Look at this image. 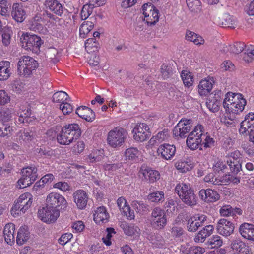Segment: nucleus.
<instances>
[{
	"mask_svg": "<svg viewBox=\"0 0 254 254\" xmlns=\"http://www.w3.org/2000/svg\"><path fill=\"white\" fill-rule=\"evenodd\" d=\"M214 83L213 77H208L201 80L198 86V92L201 96H206L211 91Z\"/></svg>",
	"mask_w": 254,
	"mask_h": 254,
	"instance_id": "nucleus-18",
	"label": "nucleus"
},
{
	"mask_svg": "<svg viewBox=\"0 0 254 254\" xmlns=\"http://www.w3.org/2000/svg\"><path fill=\"white\" fill-rule=\"evenodd\" d=\"M65 133L72 140V142L76 140L81 135L82 131L77 124H69L64 126Z\"/></svg>",
	"mask_w": 254,
	"mask_h": 254,
	"instance_id": "nucleus-17",
	"label": "nucleus"
},
{
	"mask_svg": "<svg viewBox=\"0 0 254 254\" xmlns=\"http://www.w3.org/2000/svg\"><path fill=\"white\" fill-rule=\"evenodd\" d=\"M73 237V235L71 233H66L63 234L59 239V243L62 245H64L67 243Z\"/></svg>",
	"mask_w": 254,
	"mask_h": 254,
	"instance_id": "nucleus-60",
	"label": "nucleus"
},
{
	"mask_svg": "<svg viewBox=\"0 0 254 254\" xmlns=\"http://www.w3.org/2000/svg\"><path fill=\"white\" fill-rule=\"evenodd\" d=\"M191 127L183 126L182 122L179 121L173 130V135L175 137L179 136L181 138H185L188 135L187 133L190 131Z\"/></svg>",
	"mask_w": 254,
	"mask_h": 254,
	"instance_id": "nucleus-26",
	"label": "nucleus"
},
{
	"mask_svg": "<svg viewBox=\"0 0 254 254\" xmlns=\"http://www.w3.org/2000/svg\"><path fill=\"white\" fill-rule=\"evenodd\" d=\"M205 249L198 246L188 247L185 245H181L180 249V254H203Z\"/></svg>",
	"mask_w": 254,
	"mask_h": 254,
	"instance_id": "nucleus-31",
	"label": "nucleus"
},
{
	"mask_svg": "<svg viewBox=\"0 0 254 254\" xmlns=\"http://www.w3.org/2000/svg\"><path fill=\"white\" fill-rule=\"evenodd\" d=\"M20 40L22 47L35 54L40 52V46L43 43L41 38L35 34L26 33L22 36Z\"/></svg>",
	"mask_w": 254,
	"mask_h": 254,
	"instance_id": "nucleus-6",
	"label": "nucleus"
},
{
	"mask_svg": "<svg viewBox=\"0 0 254 254\" xmlns=\"http://www.w3.org/2000/svg\"><path fill=\"white\" fill-rule=\"evenodd\" d=\"M139 174L140 177L142 176L144 177V180H148L150 183L156 182L160 178V174L158 171L143 165L141 167Z\"/></svg>",
	"mask_w": 254,
	"mask_h": 254,
	"instance_id": "nucleus-15",
	"label": "nucleus"
},
{
	"mask_svg": "<svg viewBox=\"0 0 254 254\" xmlns=\"http://www.w3.org/2000/svg\"><path fill=\"white\" fill-rule=\"evenodd\" d=\"M10 101V97L3 90H0V105H4Z\"/></svg>",
	"mask_w": 254,
	"mask_h": 254,
	"instance_id": "nucleus-62",
	"label": "nucleus"
},
{
	"mask_svg": "<svg viewBox=\"0 0 254 254\" xmlns=\"http://www.w3.org/2000/svg\"><path fill=\"white\" fill-rule=\"evenodd\" d=\"M152 242L156 247H161L164 245V240L163 237L159 234H156L153 236Z\"/></svg>",
	"mask_w": 254,
	"mask_h": 254,
	"instance_id": "nucleus-63",
	"label": "nucleus"
},
{
	"mask_svg": "<svg viewBox=\"0 0 254 254\" xmlns=\"http://www.w3.org/2000/svg\"><path fill=\"white\" fill-rule=\"evenodd\" d=\"M143 14L144 15V21L148 25H155L158 21V11L151 3H145L142 6Z\"/></svg>",
	"mask_w": 254,
	"mask_h": 254,
	"instance_id": "nucleus-11",
	"label": "nucleus"
},
{
	"mask_svg": "<svg viewBox=\"0 0 254 254\" xmlns=\"http://www.w3.org/2000/svg\"><path fill=\"white\" fill-rule=\"evenodd\" d=\"M235 228V224L230 220L222 218L217 223V232L224 236L227 237L233 233Z\"/></svg>",
	"mask_w": 254,
	"mask_h": 254,
	"instance_id": "nucleus-13",
	"label": "nucleus"
},
{
	"mask_svg": "<svg viewBox=\"0 0 254 254\" xmlns=\"http://www.w3.org/2000/svg\"><path fill=\"white\" fill-rule=\"evenodd\" d=\"M254 131V113H249L246 115L244 120L241 123L239 132L246 134Z\"/></svg>",
	"mask_w": 254,
	"mask_h": 254,
	"instance_id": "nucleus-14",
	"label": "nucleus"
},
{
	"mask_svg": "<svg viewBox=\"0 0 254 254\" xmlns=\"http://www.w3.org/2000/svg\"><path fill=\"white\" fill-rule=\"evenodd\" d=\"M60 109L64 115H68L73 111L72 105L67 102H63V104H61Z\"/></svg>",
	"mask_w": 254,
	"mask_h": 254,
	"instance_id": "nucleus-56",
	"label": "nucleus"
},
{
	"mask_svg": "<svg viewBox=\"0 0 254 254\" xmlns=\"http://www.w3.org/2000/svg\"><path fill=\"white\" fill-rule=\"evenodd\" d=\"M176 147L173 145L164 144L161 145L157 149L158 155L166 160L171 159L175 155Z\"/></svg>",
	"mask_w": 254,
	"mask_h": 254,
	"instance_id": "nucleus-19",
	"label": "nucleus"
},
{
	"mask_svg": "<svg viewBox=\"0 0 254 254\" xmlns=\"http://www.w3.org/2000/svg\"><path fill=\"white\" fill-rule=\"evenodd\" d=\"M30 196L29 193H24L19 196L11 208V213L12 215L15 217L21 213H24L31 206L32 201L31 198L28 197Z\"/></svg>",
	"mask_w": 254,
	"mask_h": 254,
	"instance_id": "nucleus-8",
	"label": "nucleus"
},
{
	"mask_svg": "<svg viewBox=\"0 0 254 254\" xmlns=\"http://www.w3.org/2000/svg\"><path fill=\"white\" fill-rule=\"evenodd\" d=\"M231 248L240 254H249V247L239 239L234 240L231 243Z\"/></svg>",
	"mask_w": 254,
	"mask_h": 254,
	"instance_id": "nucleus-25",
	"label": "nucleus"
},
{
	"mask_svg": "<svg viewBox=\"0 0 254 254\" xmlns=\"http://www.w3.org/2000/svg\"><path fill=\"white\" fill-rule=\"evenodd\" d=\"M57 142L61 145H67L72 143L71 139L67 136L64 127L62 128L60 132L57 135Z\"/></svg>",
	"mask_w": 254,
	"mask_h": 254,
	"instance_id": "nucleus-35",
	"label": "nucleus"
},
{
	"mask_svg": "<svg viewBox=\"0 0 254 254\" xmlns=\"http://www.w3.org/2000/svg\"><path fill=\"white\" fill-rule=\"evenodd\" d=\"M19 134V140L25 142L32 141L35 137V133L29 128L25 129L23 132L20 131Z\"/></svg>",
	"mask_w": 254,
	"mask_h": 254,
	"instance_id": "nucleus-42",
	"label": "nucleus"
},
{
	"mask_svg": "<svg viewBox=\"0 0 254 254\" xmlns=\"http://www.w3.org/2000/svg\"><path fill=\"white\" fill-rule=\"evenodd\" d=\"M139 155V152L137 148L130 147L127 149L125 152V156L127 159L134 161Z\"/></svg>",
	"mask_w": 254,
	"mask_h": 254,
	"instance_id": "nucleus-46",
	"label": "nucleus"
},
{
	"mask_svg": "<svg viewBox=\"0 0 254 254\" xmlns=\"http://www.w3.org/2000/svg\"><path fill=\"white\" fill-rule=\"evenodd\" d=\"M227 163L228 164L230 169L232 173L234 174H237L242 170V165L239 160H234L232 159L231 160H227Z\"/></svg>",
	"mask_w": 254,
	"mask_h": 254,
	"instance_id": "nucleus-43",
	"label": "nucleus"
},
{
	"mask_svg": "<svg viewBox=\"0 0 254 254\" xmlns=\"http://www.w3.org/2000/svg\"><path fill=\"white\" fill-rule=\"evenodd\" d=\"M36 151L40 155L44 156L46 157H51L54 155V151L50 148H37Z\"/></svg>",
	"mask_w": 254,
	"mask_h": 254,
	"instance_id": "nucleus-54",
	"label": "nucleus"
},
{
	"mask_svg": "<svg viewBox=\"0 0 254 254\" xmlns=\"http://www.w3.org/2000/svg\"><path fill=\"white\" fill-rule=\"evenodd\" d=\"M186 3L192 12H197L201 9V3L200 0H186Z\"/></svg>",
	"mask_w": 254,
	"mask_h": 254,
	"instance_id": "nucleus-47",
	"label": "nucleus"
},
{
	"mask_svg": "<svg viewBox=\"0 0 254 254\" xmlns=\"http://www.w3.org/2000/svg\"><path fill=\"white\" fill-rule=\"evenodd\" d=\"M9 66L10 63L8 61L0 63V81L6 80L10 77Z\"/></svg>",
	"mask_w": 254,
	"mask_h": 254,
	"instance_id": "nucleus-32",
	"label": "nucleus"
},
{
	"mask_svg": "<svg viewBox=\"0 0 254 254\" xmlns=\"http://www.w3.org/2000/svg\"><path fill=\"white\" fill-rule=\"evenodd\" d=\"M181 76L184 85L187 87L191 86L194 82V78L191 73L189 71L183 70Z\"/></svg>",
	"mask_w": 254,
	"mask_h": 254,
	"instance_id": "nucleus-39",
	"label": "nucleus"
},
{
	"mask_svg": "<svg viewBox=\"0 0 254 254\" xmlns=\"http://www.w3.org/2000/svg\"><path fill=\"white\" fill-rule=\"evenodd\" d=\"M109 214L104 206H100L97 208L94 214V221L97 224L104 223L108 221Z\"/></svg>",
	"mask_w": 254,
	"mask_h": 254,
	"instance_id": "nucleus-22",
	"label": "nucleus"
},
{
	"mask_svg": "<svg viewBox=\"0 0 254 254\" xmlns=\"http://www.w3.org/2000/svg\"><path fill=\"white\" fill-rule=\"evenodd\" d=\"M45 5L49 8L54 14L61 16L64 8L57 0H47L45 1Z\"/></svg>",
	"mask_w": 254,
	"mask_h": 254,
	"instance_id": "nucleus-23",
	"label": "nucleus"
},
{
	"mask_svg": "<svg viewBox=\"0 0 254 254\" xmlns=\"http://www.w3.org/2000/svg\"><path fill=\"white\" fill-rule=\"evenodd\" d=\"M147 199L153 202H162L164 200V193L162 191H158L150 193Z\"/></svg>",
	"mask_w": 254,
	"mask_h": 254,
	"instance_id": "nucleus-41",
	"label": "nucleus"
},
{
	"mask_svg": "<svg viewBox=\"0 0 254 254\" xmlns=\"http://www.w3.org/2000/svg\"><path fill=\"white\" fill-rule=\"evenodd\" d=\"M175 191L177 192L182 201L186 205L193 207L197 203V197L193 189L190 184H182L177 185Z\"/></svg>",
	"mask_w": 254,
	"mask_h": 254,
	"instance_id": "nucleus-2",
	"label": "nucleus"
},
{
	"mask_svg": "<svg viewBox=\"0 0 254 254\" xmlns=\"http://www.w3.org/2000/svg\"><path fill=\"white\" fill-rule=\"evenodd\" d=\"M29 238V233L25 228H20L17 233L16 237L17 244L22 245Z\"/></svg>",
	"mask_w": 254,
	"mask_h": 254,
	"instance_id": "nucleus-34",
	"label": "nucleus"
},
{
	"mask_svg": "<svg viewBox=\"0 0 254 254\" xmlns=\"http://www.w3.org/2000/svg\"><path fill=\"white\" fill-rule=\"evenodd\" d=\"M186 220L187 221V229L189 232H196L200 227L199 222L196 221L194 216L189 218L187 217Z\"/></svg>",
	"mask_w": 254,
	"mask_h": 254,
	"instance_id": "nucleus-40",
	"label": "nucleus"
},
{
	"mask_svg": "<svg viewBox=\"0 0 254 254\" xmlns=\"http://www.w3.org/2000/svg\"><path fill=\"white\" fill-rule=\"evenodd\" d=\"M132 206L139 213L148 211L150 208L149 205L141 201H133L132 203Z\"/></svg>",
	"mask_w": 254,
	"mask_h": 254,
	"instance_id": "nucleus-44",
	"label": "nucleus"
},
{
	"mask_svg": "<svg viewBox=\"0 0 254 254\" xmlns=\"http://www.w3.org/2000/svg\"><path fill=\"white\" fill-rule=\"evenodd\" d=\"M1 33L2 42L5 46H7L10 43L12 31L9 27H4Z\"/></svg>",
	"mask_w": 254,
	"mask_h": 254,
	"instance_id": "nucleus-45",
	"label": "nucleus"
},
{
	"mask_svg": "<svg viewBox=\"0 0 254 254\" xmlns=\"http://www.w3.org/2000/svg\"><path fill=\"white\" fill-rule=\"evenodd\" d=\"M245 46L244 43L236 42L233 45L230 46V51L233 53L238 54L244 50Z\"/></svg>",
	"mask_w": 254,
	"mask_h": 254,
	"instance_id": "nucleus-52",
	"label": "nucleus"
},
{
	"mask_svg": "<svg viewBox=\"0 0 254 254\" xmlns=\"http://www.w3.org/2000/svg\"><path fill=\"white\" fill-rule=\"evenodd\" d=\"M9 8L10 6L7 1L2 0L0 1V13L2 15H6Z\"/></svg>",
	"mask_w": 254,
	"mask_h": 254,
	"instance_id": "nucleus-61",
	"label": "nucleus"
},
{
	"mask_svg": "<svg viewBox=\"0 0 254 254\" xmlns=\"http://www.w3.org/2000/svg\"><path fill=\"white\" fill-rule=\"evenodd\" d=\"M222 240L218 235L213 236L207 242V244L210 245L211 248H218L222 246Z\"/></svg>",
	"mask_w": 254,
	"mask_h": 254,
	"instance_id": "nucleus-48",
	"label": "nucleus"
},
{
	"mask_svg": "<svg viewBox=\"0 0 254 254\" xmlns=\"http://www.w3.org/2000/svg\"><path fill=\"white\" fill-rule=\"evenodd\" d=\"M52 101L53 102L61 103L64 102L66 101H70L71 100L68 95L64 91H61L55 93L53 95Z\"/></svg>",
	"mask_w": 254,
	"mask_h": 254,
	"instance_id": "nucleus-38",
	"label": "nucleus"
},
{
	"mask_svg": "<svg viewBox=\"0 0 254 254\" xmlns=\"http://www.w3.org/2000/svg\"><path fill=\"white\" fill-rule=\"evenodd\" d=\"M90 21L84 22L80 26L79 29L80 36L83 38L86 37V35L88 34L93 28L94 23L96 22V18L92 17L90 18Z\"/></svg>",
	"mask_w": 254,
	"mask_h": 254,
	"instance_id": "nucleus-28",
	"label": "nucleus"
},
{
	"mask_svg": "<svg viewBox=\"0 0 254 254\" xmlns=\"http://www.w3.org/2000/svg\"><path fill=\"white\" fill-rule=\"evenodd\" d=\"M204 180L205 182L211 183L214 185H220V181L218 178L215 177L214 173L208 174Z\"/></svg>",
	"mask_w": 254,
	"mask_h": 254,
	"instance_id": "nucleus-57",
	"label": "nucleus"
},
{
	"mask_svg": "<svg viewBox=\"0 0 254 254\" xmlns=\"http://www.w3.org/2000/svg\"><path fill=\"white\" fill-rule=\"evenodd\" d=\"M203 127L201 125L195 127L193 130L188 136L186 143L189 148L191 150H195L199 148L202 150V131Z\"/></svg>",
	"mask_w": 254,
	"mask_h": 254,
	"instance_id": "nucleus-7",
	"label": "nucleus"
},
{
	"mask_svg": "<svg viewBox=\"0 0 254 254\" xmlns=\"http://www.w3.org/2000/svg\"><path fill=\"white\" fill-rule=\"evenodd\" d=\"M202 144L204 148H210L214 146V140L209 136L206 135L202 133Z\"/></svg>",
	"mask_w": 254,
	"mask_h": 254,
	"instance_id": "nucleus-51",
	"label": "nucleus"
},
{
	"mask_svg": "<svg viewBox=\"0 0 254 254\" xmlns=\"http://www.w3.org/2000/svg\"><path fill=\"white\" fill-rule=\"evenodd\" d=\"M239 231L244 238L254 241V225L243 223L240 226Z\"/></svg>",
	"mask_w": 254,
	"mask_h": 254,
	"instance_id": "nucleus-20",
	"label": "nucleus"
},
{
	"mask_svg": "<svg viewBox=\"0 0 254 254\" xmlns=\"http://www.w3.org/2000/svg\"><path fill=\"white\" fill-rule=\"evenodd\" d=\"M150 222L153 228L157 230L163 229L167 222L165 211L158 207L154 208L151 213Z\"/></svg>",
	"mask_w": 254,
	"mask_h": 254,
	"instance_id": "nucleus-9",
	"label": "nucleus"
},
{
	"mask_svg": "<svg viewBox=\"0 0 254 254\" xmlns=\"http://www.w3.org/2000/svg\"><path fill=\"white\" fill-rule=\"evenodd\" d=\"M12 123H0V136L4 137H9L14 131Z\"/></svg>",
	"mask_w": 254,
	"mask_h": 254,
	"instance_id": "nucleus-33",
	"label": "nucleus"
},
{
	"mask_svg": "<svg viewBox=\"0 0 254 254\" xmlns=\"http://www.w3.org/2000/svg\"><path fill=\"white\" fill-rule=\"evenodd\" d=\"M37 169L35 167L23 168L21 170V177L18 181L19 188L30 186L37 179Z\"/></svg>",
	"mask_w": 254,
	"mask_h": 254,
	"instance_id": "nucleus-10",
	"label": "nucleus"
},
{
	"mask_svg": "<svg viewBox=\"0 0 254 254\" xmlns=\"http://www.w3.org/2000/svg\"><path fill=\"white\" fill-rule=\"evenodd\" d=\"M215 173H223L225 169L227 168V166L224 162L219 161L213 167Z\"/></svg>",
	"mask_w": 254,
	"mask_h": 254,
	"instance_id": "nucleus-59",
	"label": "nucleus"
},
{
	"mask_svg": "<svg viewBox=\"0 0 254 254\" xmlns=\"http://www.w3.org/2000/svg\"><path fill=\"white\" fill-rule=\"evenodd\" d=\"M15 225L10 223L7 224L3 230V235L5 242L9 245H12L14 242V233Z\"/></svg>",
	"mask_w": 254,
	"mask_h": 254,
	"instance_id": "nucleus-24",
	"label": "nucleus"
},
{
	"mask_svg": "<svg viewBox=\"0 0 254 254\" xmlns=\"http://www.w3.org/2000/svg\"><path fill=\"white\" fill-rule=\"evenodd\" d=\"M134 139L138 142H143L151 136L149 127L145 123L137 125L132 130Z\"/></svg>",
	"mask_w": 254,
	"mask_h": 254,
	"instance_id": "nucleus-12",
	"label": "nucleus"
},
{
	"mask_svg": "<svg viewBox=\"0 0 254 254\" xmlns=\"http://www.w3.org/2000/svg\"><path fill=\"white\" fill-rule=\"evenodd\" d=\"M122 166L123 165L122 162H118L114 164L106 163L104 165L103 167L105 170L115 171L121 168Z\"/></svg>",
	"mask_w": 254,
	"mask_h": 254,
	"instance_id": "nucleus-58",
	"label": "nucleus"
},
{
	"mask_svg": "<svg viewBox=\"0 0 254 254\" xmlns=\"http://www.w3.org/2000/svg\"><path fill=\"white\" fill-rule=\"evenodd\" d=\"M12 16L17 22H22L25 18V12L22 6L18 3H14L12 6Z\"/></svg>",
	"mask_w": 254,
	"mask_h": 254,
	"instance_id": "nucleus-27",
	"label": "nucleus"
},
{
	"mask_svg": "<svg viewBox=\"0 0 254 254\" xmlns=\"http://www.w3.org/2000/svg\"><path fill=\"white\" fill-rule=\"evenodd\" d=\"M73 200L77 208L80 210L84 209L87 206L89 196L83 190H78L73 193Z\"/></svg>",
	"mask_w": 254,
	"mask_h": 254,
	"instance_id": "nucleus-16",
	"label": "nucleus"
},
{
	"mask_svg": "<svg viewBox=\"0 0 254 254\" xmlns=\"http://www.w3.org/2000/svg\"><path fill=\"white\" fill-rule=\"evenodd\" d=\"M220 213L223 216L233 215L234 214V208L229 205H224L220 209Z\"/></svg>",
	"mask_w": 254,
	"mask_h": 254,
	"instance_id": "nucleus-53",
	"label": "nucleus"
},
{
	"mask_svg": "<svg viewBox=\"0 0 254 254\" xmlns=\"http://www.w3.org/2000/svg\"><path fill=\"white\" fill-rule=\"evenodd\" d=\"M213 227L212 225H207L204 227L202 230L199 231L197 235L194 238V241L196 242H203L206 238L209 236L212 232Z\"/></svg>",
	"mask_w": 254,
	"mask_h": 254,
	"instance_id": "nucleus-30",
	"label": "nucleus"
},
{
	"mask_svg": "<svg viewBox=\"0 0 254 254\" xmlns=\"http://www.w3.org/2000/svg\"><path fill=\"white\" fill-rule=\"evenodd\" d=\"M174 69L170 64H163L161 67V76L164 79L171 78L174 74Z\"/></svg>",
	"mask_w": 254,
	"mask_h": 254,
	"instance_id": "nucleus-37",
	"label": "nucleus"
},
{
	"mask_svg": "<svg viewBox=\"0 0 254 254\" xmlns=\"http://www.w3.org/2000/svg\"><path fill=\"white\" fill-rule=\"evenodd\" d=\"M127 135V132L125 129L120 127H116L108 133V143L113 148L119 147L123 145Z\"/></svg>",
	"mask_w": 254,
	"mask_h": 254,
	"instance_id": "nucleus-5",
	"label": "nucleus"
},
{
	"mask_svg": "<svg viewBox=\"0 0 254 254\" xmlns=\"http://www.w3.org/2000/svg\"><path fill=\"white\" fill-rule=\"evenodd\" d=\"M173 237L175 238L180 237L184 233V230L181 227L173 226L171 230Z\"/></svg>",
	"mask_w": 254,
	"mask_h": 254,
	"instance_id": "nucleus-64",
	"label": "nucleus"
},
{
	"mask_svg": "<svg viewBox=\"0 0 254 254\" xmlns=\"http://www.w3.org/2000/svg\"><path fill=\"white\" fill-rule=\"evenodd\" d=\"M68 203L62 195L52 192L47 196L46 206L38 210V215L47 223L55 222L60 216L61 211L66 210Z\"/></svg>",
	"mask_w": 254,
	"mask_h": 254,
	"instance_id": "nucleus-1",
	"label": "nucleus"
},
{
	"mask_svg": "<svg viewBox=\"0 0 254 254\" xmlns=\"http://www.w3.org/2000/svg\"><path fill=\"white\" fill-rule=\"evenodd\" d=\"M206 104L207 108L214 113L219 111L221 103L207 99Z\"/></svg>",
	"mask_w": 254,
	"mask_h": 254,
	"instance_id": "nucleus-55",
	"label": "nucleus"
},
{
	"mask_svg": "<svg viewBox=\"0 0 254 254\" xmlns=\"http://www.w3.org/2000/svg\"><path fill=\"white\" fill-rule=\"evenodd\" d=\"M120 227L124 230V233L128 236H132L135 235L136 233H138L139 230L137 227H134V225L129 224L126 222H121Z\"/></svg>",
	"mask_w": 254,
	"mask_h": 254,
	"instance_id": "nucleus-36",
	"label": "nucleus"
},
{
	"mask_svg": "<svg viewBox=\"0 0 254 254\" xmlns=\"http://www.w3.org/2000/svg\"><path fill=\"white\" fill-rule=\"evenodd\" d=\"M232 95V104H229L227 103V98L224 100L223 102V105L226 112L232 113L235 114H238L242 112L244 109L247 102L241 93H228V96Z\"/></svg>",
	"mask_w": 254,
	"mask_h": 254,
	"instance_id": "nucleus-3",
	"label": "nucleus"
},
{
	"mask_svg": "<svg viewBox=\"0 0 254 254\" xmlns=\"http://www.w3.org/2000/svg\"><path fill=\"white\" fill-rule=\"evenodd\" d=\"M76 113L82 119L88 122H92L95 119V113L90 108L82 106L78 107Z\"/></svg>",
	"mask_w": 254,
	"mask_h": 254,
	"instance_id": "nucleus-21",
	"label": "nucleus"
},
{
	"mask_svg": "<svg viewBox=\"0 0 254 254\" xmlns=\"http://www.w3.org/2000/svg\"><path fill=\"white\" fill-rule=\"evenodd\" d=\"M12 115L11 112L8 109L0 110V122L1 123H11Z\"/></svg>",
	"mask_w": 254,
	"mask_h": 254,
	"instance_id": "nucleus-49",
	"label": "nucleus"
},
{
	"mask_svg": "<svg viewBox=\"0 0 254 254\" xmlns=\"http://www.w3.org/2000/svg\"><path fill=\"white\" fill-rule=\"evenodd\" d=\"M218 24L223 27L234 28L233 25L235 24V18L229 14H225L219 18L217 21Z\"/></svg>",
	"mask_w": 254,
	"mask_h": 254,
	"instance_id": "nucleus-29",
	"label": "nucleus"
},
{
	"mask_svg": "<svg viewBox=\"0 0 254 254\" xmlns=\"http://www.w3.org/2000/svg\"><path fill=\"white\" fill-rule=\"evenodd\" d=\"M17 71L20 75L27 77L32 74V71L38 67L37 62L29 56L20 58L17 64Z\"/></svg>",
	"mask_w": 254,
	"mask_h": 254,
	"instance_id": "nucleus-4",
	"label": "nucleus"
},
{
	"mask_svg": "<svg viewBox=\"0 0 254 254\" xmlns=\"http://www.w3.org/2000/svg\"><path fill=\"white\" fill-rule=\"evenodd\" d=\"M207 198H206L205 202H214L220 199V195L217 191L211 189H207Z\"/></svg>",
	"mask_w": 254,
	"mask_h": 254,
	"instance_id": "nucleus-50",
	"label": "nucleus"
}]
</instances>
